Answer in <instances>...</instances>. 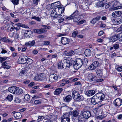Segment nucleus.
<instances>
[{"label": "nucleus", "instance_id": "1", "mask_svg": "<svg viewBox=\"0 0 122 122\" xmlns=\"http://www.w3.org/2000/svg\"><path fill=\"white\" fill-rule=\"evenodd\" d=\"M105 97V94L103 93H97L92 97L91 102L93 104L99 103L103 101Z\"/></svg>", "mask_w": 122, "mask_h": 122}, {"label": "nucleus", "instance_id": "2", "mask_svg": "<svg viewBox=\"0 0 122 122\" xmlns=\"http://www.w3.org/2000/svg\"><path fill=\"white\" fill-rule=\"evenodd\" d=\"M72 96L74 100L76 101H82L84 100L83 96L81 95L78 92L76 91H73Z\"/></svg>", "mask_w": 122, "mask_h": 122}, {"label": "nucleus", "instance_id": "3", "mask_svg": "<svg viewBox=\"0 0 122 122\" xmlns=\"http://www.w3.org/2000/svg\"><path fill=\"white\" fill-rule=\"evenodd\" d=\"M73 66L75 69H78L80 68L83 64L82 60L79 58H76L73 63Z\"/></svg>", "mask_w": 122, "mask_h": 122}, {"label": "nucleus", "instance_id": "4", "mask_svg": "<svg viewBox=\"0 0 122 122\" xmlns=\"http://www.w3.org/2000/svg\"><path fill=\"white\" fill-rule=\"evenodd\" d=\"M74 62V61L72 58L70 60L64 59L63 60V66L65 68H69L72 65Z\"/></svg>", "mask_w": 122, "mask_h": 122}, {"label": "nucleus", "instance_id": "5", "mask_svg": "<svg viewBox=\"0 0 122 122\" xmlns=\"http://www.w3.org/2000/svg\"><path fill=\"white\" fill-rule=\"evenodd\" d=\"M91 116L90 112L88 111L81 112L79 116L81 117L84 119H88Z\"/></svg>", "mask_w": 122, "mask_h": 122}, {"label": "nucleus", "instance_id": "6", "mask_svg": "<svg viewBox=\"0 0 122 122\" xmlns=\"http://www.w3.org/2000/svg\"><path fill=\"white\" fill-rule=\"evenodd\" d=\"M99 63L97 61L94 62L88 67V69L91 71H92L95 70L99 66Z\"/></svg>", "mask_w": 122, "mask_h": 122}, {"label": "nucleus", "instance_id": "7", "mask_svg": "<svg viewBox=\"0 0 122 122\" xmlns=\"http://www.w3.org/2000/svg\"><path fill=\"white\" fill-rule=\"evenodd\" d=\"M49 81L51 82H56L58 79L57 75L55 74H51L49 78Z\"/></svg>", "mask_w": 122, "mask_h": 122}, {"label": "nucleus", "instance_id": "8", "mask_svg": "<svg viewBox=\"0 0 122 122\" xmlns=\"http://www.w3.org/2000/svg\"><path fill=\"white\" fill-rule=\"evenodd\" d=\"M70 114L68 113H66L63 115L61 117V122H70Z\"/></svg>", "mask_w": 122, "mask_h": 122}, {"label": "nucleus", "instance_id": "9", "mask_svg": "<svg viewBox=\"0 0 122 122\" xmlns=\"http://www.w3.org/2000/svg\"><path fill=\"white\" fill-rule=\"evenodd\" d=\"M87 78L89 82L95 83L96 76L93 73L89 74L87 76Z\"/></svg>", "mask_w": 122, "mask_h": 122}, {"label": "nucleus", "instance_id": "10", "mask_svg": "<svg viewBox=\"0 0 122 122\" xmlns=\"http://www.w3.org/2000/svg\"><path fill=\"white\" fill-rule=\"evenodd\" d=\"M113 104L116 107H119L122 104V100L118 98L115 100L113 102Z\"/></svg>", "mask_w": 122, "mask_h": 122}, {"label": "nucleus", "instance_id": "11", "mask_svg": "<svg viewBox=\"0 0 122 122\" xmlns=\"http://www.w3.org/2000/svg\"><path fill=\"white\" fill-rule=\"evenodd\" d=\"M28 58L27 56L23 55L20 57L18 61V62L19 64H22L26 63V60Z\"/></svg>", "mask_w": 122, "mask_h": 122}, {"label": "nucleus", "instance_id": "12", "mask_svg": "<svg viewBox=\"0 0 122 122\" xmlns=\"http://www.w3.org/2000/svg\"><path fill=\"white\" fill-rule=\"evenodd\" d=\"M72 97L71 95H67L66 97L63 98V101L65 103L69 102L72 100Z\"/></svg>", "mask_w": 122, "mask_h": 122}, {"label": "nucleus", "instance_id": "13", "mask_svg": "<svg viewBox=\"0 0 122 122\" xmlns=\"http://www.w3.org/2000/svg\"><path fill=\"white\" fill-rule=\"evenodd\" d=\"M12 113L14 114V117L16 119L20 118L22 117L21 115L19 112H16L15 111L12 112Z\"/></svg>", "mask_w": 122, "mask_h": 122}, {"label": "nucleus", "instance_id": "14", "mask_svg": "<svg viewBox=\"0 0 122 122\" xmlns=\"http://www.w3.org/2000/svg\"><path fill=\"white\" fill-rule=\"evenodd\" d=\"M58 14L56 12V10L55 9H53L51 10V16L54 18H57L58 17Z\"/></svg>", "mask_w": 122, "mask_h": 122}, {"label": "nucleus", "instance_id": "15", "mask_svg": "<svg viewBox=\"0 0 122 122\" xmlns=\"http://www.w3.org/2000/svg\"><path fill=\"white\" fill-rule=\"evenodd\" d=\"M61 41L62 43L64 45L68 44L70 41V39L66 38L63 37L61 38Z\"/></svg>", "mask_w": 122, "mask_h": 122}, {"label": "nucleus", "instance_id": "16", "mask_svg": "<svg viewBox=\"0 0 122 122\" xmlns=\"http://www.w3.org/2000/svg\"><path fill=\"white\" fill-rule=\"evenodd\" d=\"M86 95L88 96H90L94 95L95 93V91L93 90H90L85 92Z\"/></svg>", "mask_w": 122, "mask_h": 122}, {"label": "nucleus", "instance_id": "17", "mask_svg": "<svg viewBox=\"0 0 122 122\" xmlns=\"http://www.w3.org/2000/svg\"><path fill=\"white\" fill-rule=\"evenodd\" d=\"M122 14V12L120 11H116L112 14V16L114 17L120 16Z\"/></svg>", "mask_w": 122, "mask_h": 122}, {"label": "nucleus", "instance_id": "18", "mask_svg": "<svg viewBox=\"0 0 122 122\" xmlns=\"http://www.w3.org/2000/svg\"><path fill=\"white\" fill-rule=\"evenodd\" d=\"M39 80L42 81H47V77L46 76L45 74L44 73H41L39 76Z\"/></svg>", "mask_w": 122, "mask_h": 122}, {"label": "nucleus", "instance_id": "19", "mask_svg": "<svg viewBox=\"0 0 122 122\" xmlns=\"http://www.w3.org/2000/svg\"><path fill=\"white\" fill-rule=\"evenodd\" d=\"M8 61H5L2 64V66L3 68L5 69H9L10 68L11 66L9 65L8 63Z\"/></svg>", "mask_w": 122, "mask_h": 122}, {"label": "nucleus", "instance_id": "20", "mask_svg": "<svg viewBox=\"0 0 122 122\" xmlns=\"http://www.w3.org/2000/svg\"><path fill=\"white\" fill-rule=\"evenodd\" d=\"M34 32L35 33L40 34L41 33L46 32V31L42 28L40 29H35L33 30Z\"/></svg>", "mask_w": 122, "mask_h": 122}, {"label": "nucleus", "instance_id": "21", "mask_svg": "<svg viewBox=\"0 0 122 122\" xmlns=\"http://www.w3.org/2000/svg\"><path fill=\"white\" fill-rule=\"evenodd\" d=\"M56 11V12L58 13V14H60V12L62 13L64 12L65 10V8L63 7H57L55 9Z\"/></svg>", "mask_w": 122, "mask_h": 122}, {"label": "nucleus", "instance_id": "22", "mask_svg": "<svg viewBox=\"0 0 122 122\" xmlns=\"http://www.w3.org/2000/svg\"><path fill=\"white\" fill-rule=\"evenodd\" d=\"M51 5L53 8L56 9V8H57V7H59V6L60 5L61 3L60 2L58 1L52 3Z\"/></svg>", "mask_w": 122, "mask_h": 122}, {"label": "nucleus", "instance_id": "23", "mask_svg": "<svg viewBox=\"0 0 122 122\" xmlns=\"http://www.w3.org/2000/svg\"><path fill=\"white\" fill-rule=\"evenodd\" d=\"M16 87L15 86L11 87L9 88L8 91L11 93L15 94Z\"/></svg>", "mask_w": 122, "mask_h": 122}, {"label": "nucleus", "instance_id": "24", "mask_svg": "<svg viewBox=\"0 0 122 122\" xmlns=\"http://www.w3.org/2000/svg\"><path fill=\"white\" fill-rule=\"evenodd\" d=\"M23 93H24L23 90L21 88L18 87H16L15 94H22Z\"/></svg>", "mask_w": 122, "mask_h": 122}, {"label": "nucleus", "instance_id": "25", "mask_svg": "<svg viewBox=\"0 0 122 122\" xmlns=\"http://www.w3.org/2000/svg\"><path fill=\"white\" fill-rule=\"evenodd\" d=\"M63 90L62 88H59L56 89L54 91V95H58L60 94Z\"/></svg>", "mask_w": 122, "mask_h": 122}, {"label": "nucleus", "instance_id": "26", "mask_svg": "<svg viewBox=\"0 0 122 122\" xmlns=\"http://www.w3.org/2000/svg\"><path fill=\"white\" fill-rule=\"evenodd\" d=\"M35 43V41L33 40L32 41H29L25 43V45L29 46H32Z\"/></svg>", "mask_w": 122, "mask_h": 122}, {"label": "nucleus", "instance_id": "27", "mask_svg": "<svg viewBox=\"0 0 122 122\" xmlns=\"http://www.w3.org/2000/svg\"><path fill=\"white\" fill-rule=\"evenodd\" d=\"M84 53L86 56L88 57L91 56L92 54V52L90 49H87L85 50Z\"/></svg>", "mask_w": 122, "mask_h": 122}, {"label": "nucleus", "instance_id": "28", "mask_svg": "<svg viewBox=\"0 0 122 122\" xmlns=\"http://www.w3.org/2000/svg\"><path fill=\"white\" fill-rule=\"evenodd\" d=\"M43 109H45L46 112H48L51 110L52 109V107L49 105H45L43 107Z\"/></svg>", "mask_w": 122, "mask_h": 122}, {"label": "nucleus", "instance_id": "29", "mask_svg": "<svg viewBox=\"0 0 122 122\" xmlns=\"http://www.w3.org/2000/svg\"><path fill=\"white\" fill-rule=\"evenodd\" d=\"M103 74L102 71L101 69H98L97 71L96 72V75L98 76H102Z\"/></svg>", "mask_w": 122, "mask_h": 122}, {"label": "nucleus", "instance_id": "30", "mask_svg": "<svg viewBox=\"0 0 122 122\" xmlns=\"http://www.w3.org/2000/svg\"><path fill=\"white\" fill-rule=\"evenodd\" d=\"M102 76H99L96 75V76L95 83L97 82H100L102 81H103V79L101 78Z\"/></svg>", "mask_w": 122, "mask_h": 122}, {"label": "nucleus", "instance_id": "31", "mask_svg": "<svg viewBox=\"0 0 122 122\" xmlns=\"http://www.w3.org/2000/svg\"><path fill=\"white\" fill-rule=\"evenodd\" d=\"M104 4L103 2L99 1L96 4V6L98 7H102L104 6Z\"/></svg>", "mask_w": 122, "mask_h": 122}, {"label": "nucleus", "instance_id": "32", "mask_svg": "<svg viewBox=\"0 0 122 122\" xmlns=\"http://www.w3.org/2000/svg\"><path fill=\"white\" fill-rule=\"evenodd\" d=\"M97 24L99 25L100 28H105L106 26V25L103 24L102 22L101 21H99Z\"/></svg>", "mask_w": 122, "mask_h": 122}, {"label": "nucleus", "instance_id": "33", "mask_svg": "<svg viewBox=\"0 0 122 122\" xmlns=\"http://www.w3.org/2000/svg\"><path fill=\"white\" fill-rule=\"evenodd\" d=\"M58 65L59 69H62L64 68V66H63V60L61 62L59 63Z\"/></svg>", "mask_w": 122, "mask_h": 122}, {"label": "nucleus", "instance_id": "34", "mask_svg": "<svg viewBox=\"0 0 122 122\" xmlns=\"http://www.w3.org/2000/svg\"><path fill=\"white\" fill-rule=\"evenodd\" d=\"M111 39L113 42H114L117 40H118L117 37V34L115 35L112 36L111 38Z\"/></svg>", "mask_w": 122, "mask_h": 122}, {"label": "nucleus", "instance_id": "35", "mask_svg": "<svg viewBox=\"0 0 122 122\" xmlns=\"http://www.w3.org/2000/svg\"><path fill=\"white\" fill-rule=\"evenodd\" d=\"M54 117V116L53 115L51 116L50 115L49 116L47 115L45 116H43V117L44 119H48V120H50V119H51V120H53V119L52 118V117Z\"/></svg>", "mask_w": 122, "mask_h": 122}, {"label": "nucleus", "instance_id": "36", "mask_svg": "<svg viewBox=\"0 0 122 122\" xmlns=\"http://www.w3.org/2000/svg\"><path fill=\"white\" fill-rule=\"evenodd\" d=\"M117 36L118 40L120 41H122V32L117 34Z\"/></svg>", "mask_w": 122, "mask_h": 122}, {"label": "nucleus", "instance_id": "37", "mask_svg": "<svg viewBox=\"0 0 122 122\" xmlns=\"http://www.w3.org/2000/svg\"><path fill=\"white\" fill-rule=\"evenodd\" d=\"M14 25L15 26H17L19 27H20L24 28H25L26 26H27L25 24L20 23H17L15 25Z\"/></svg>", "mask_w": 122, "mask_h": 122}, {"label": "nucleus", "instance_id": "38", "mask_svg": "<svg viewBox=\"0 0 122 122\" xmlns=\"http://www.w3.org/2000/svg\"><path fill=\"white\" fill-rule=\"evenodd\" d=\"M121 9L122 10V5L118 6L116 7H113L111 9V11L112 10H115L118 9Z\"/></svg>", "mask_w": 122, "mask_h": 122}, {"label": "nucleus", "instance_id": "39", "mask_svg": "<svg viewBox=\"0 0 122 122\" xmlns=\"http://www.w3.org/2000/svg\"><path fill=\"white\" fill-rule=\"evenodd\" d=\"M34 102L35 104L36 105L38 104H41V100H34Z\"/></svg>", "mask_w": 122, "mask_h": 122}, {"label": "nucleus", "instance_id": "40", "mask_svg": "<svg viewBox=\"0 0 122 122\" xmlns=\"http://www.w3.org/2000/svg\"><path fill=\"white\" fill-rule=\"evenodd\" d=\"M118 3V2L117 1L114 0L111 2V5H112V6H115Z\"/></svg>", "mask_w": 122, "mask_h": 122}, {"label": "nucleus", "instance_id": "41", "mask_svg": "<svg viewBox=\"0 0 122 122\" xmlns=\"http://www.w3.org/2000/svg\"><path fill=\"white\" fill-rule=\"evenodd\" d=\"M78 32L77 30L74 31L72 34V36L74 37H76L77 35L78 34Z\"/></svg>", "mask_w": 122, "mask_h": 122}, {"label": "nucleus", "instance_id": "42", "mask_svg": "<svg viewBox=\"0 0 122 122\" xmlns=\"http://www.w3.org/2000/svg\"><path fill=\"white\" fill-rule=\"evenodd\" d=\"M78 122H85V120L84 119L79 116Z\"/></svg>", "mask_w": 122, "mask_h": 122}, {"label": "nucleus", "instance_id": "43", "mask_svg": "<svg viewBox=\"0 0 122 122\" xmlns=\"http://www.w3.org/2000/svg\"><path fill=\"white\" fill-rule=\"evenodd\" d=\"M74 16H73L72 14L70 16L66 17V18L65 19L66 20H69L72 19L74 18Z\"/></svg>", "mask_w": 122, "mask_h": 122}, {"label": "nucleus", "instance_id": "44", "mask_svg": "<svg viewBox=\"0 0 122 122\" xmlns=\"http://www.w3.org/2000/svg\"><path fill=\"white\" fill-rule=\"evenodd\" d=\"M13 98V96L11 95H9L6 97V99L10 101H11Z\"/></svg>", "mask_w": 122, "mask_h": 122}, {"label": "nucleus", "instance_id": "45", "mask_svg": "<svg viewBox=\"0 0 122 122\" xmlns=\"http://www.w3.org/2000/svg\"><path fill=\"white\" fill-rule=\"evenodd\" d=\"M119 46L118 43H116L113 45L114 48L115 50L118 49L119 47Z\"/></svg>", "mask_w": 122, "mask_h": 122}, {"label": "nucleus", "instance_id": "46", "mask_svg": "<svg viewBox=\"0 0 122 122\" xmlns=\"http://www.w3.org/2000/svg\"><path fill=\"white\" fill-rule=\"evenodd\" d=\"M12 3L14 5H17L19 4V0H12Z\"/></svg>", "mask_w": 122, "mask_h": 122}, {"label": "nucleus", "instance_id": "47", "mask_svg": "<svg viewBox=\"0 0 122 122\" xmlns=\"http://www.w3.org/2000/svg\"><path fill=\"white\" fill-rule=\"evenodd\" d=\"M42 26L44 28L43 29H50L51 28V27L49 25H42Z\"/></svg>", "mask_w": 122, "mask_h": 122}, {"label": "nucleus", "instance_id": "48", "mask_svg": "<svg viewBox=\"0 0 122 122\" xmlns=\"http://www.w3.org/2000/svg\"><path fill=\"white\" fill-rule=\"evenodd\" d=\"M26 73V70H23L21 71L19 73V75L20 76H23Z\"/></svg>", "mask_w": 122, "mask_h": 122}, {"label": "nucleus", "instance_id": "49", "mask_svg": "<svg viewBox=\"0 0 122 122\" xmlns=\"http://www.w3.org/2000/svg\"><path fill=\"white\" fill-rule=\"evenodd\" d=\"M72 114L74 117H76L78 116V113L75 110L73 112Z\"/></svg>", "mask_w": 122, "mask_h": 122}, {"label": "nucleus", "instance_id": "50", "mask_svg": "<svg viewBox=\"0 0 122 122\" xmlns=\"http://www.w3.org/2000/svg\"><path fill=\"white\" fill-rule=\"evenodd\" d=\"M24 98L26 101L28 100L30 98V96L28 94H26L25 95Z\"/></svg>", "mask_w": 122, "mask_h": 122}, {"label": "nucleus", "instance_id": "51", "mask_svg": "<svg viewBox=\"0 0 122 122\" xmlns=\"http://www.w3.org/2000/svg\"><path fill=\"white\" fill-rule=\"evenodd\" d=\"M26 63L29 64H30L32 62V60L31 59L28 58L26 60Z\"/></svg>", "mask_w": 122, "mask_h": 122}, {"label": "nucleus", "instance_id": "52", "mask_svg": "<svg viewBox=\"0 0 122 122\" xmlns=\"http://www.w3.org/2000/svg\"><path fill=\"white\" fill-rule=\"evenodd\" d=\"M20 101V99L18 97H16L15 100V102L17 103H19Z\"/></svg>", "mask_w": 122, "mask_h": 122}, {"label": "nucleus", "instance_id": "53", "mask_svg": "<svg viewBox=\"0 0 122 122\" xmlns=\"http://www.w3.org/2000/svg\"><path fill=\"white\" fill-rule=\"evenodd\" d=\"M43 119H44V118L43 116H39L38 117L37 121L39 122L40 121H42Z\"/></svg>", "mask_w": 122, "mask_h": 122}, {"label": "nucleus", "instance_id": "54", "mask_svg": "<svg viewBox=\"0 0 122 122\" xmlns=\"http://www.w3.org/2000/svg\"><path fill=\"white\" fill-rule=\"evenodd\" d=\"M32 18L36 20L37 21H40L41 19L38 17H36L35 16H34L32 17Z\"/></svg>", "mask_w": 122, "mask_h": 122}, {"label": "nucleus", "instance_id": "55", "mask_svg": "<svg viewBox=\"0 0 122 122\" xmlns=\"http://www.w3.org/2000/svg\"><path fill=\"white\" fill-rule=\"evenodd\" d=\"M7 58L6 57H1L0 58V62H2L3 61L6 60Z\"/></svg>", "mask_w": 122, "mask_h": 122}, {"label": "nucleus", "instance_id": "56", "mask_svg": "<svg viewBox=\"0 0 122 122\" xmlns=\"http://www.w3.org/2000/svg\"><path fill=\"white\" fill-rule=\"evenodd\" d=\"M113 23L115 25H118L120 23V22L117 20H115L113 21Z\"/></svg>", "mask_w": 122, "mask_h": 122}, {"label": "nucleus", "instance_id": "57", "mask_svg": "<svg viewBox=\"0 0 122 122\" xmlns=\"http://www.w3.org/2000/svg\"><path fill=\"white\" fill-rule=\"evenodd\" d=\"M73 19V21L74 22H77L80 19V18L79 17H74Z\"/></svg>", "mask_w": 122, "mask_h": 122}, {"label": "nucleus", "instance_id": "58", "mask_svg": "<svg viewBox=\"0 0 122 122\" xmlns=\"http://www.w3.org/2000/svg\"><path fill=\"white\" fill-rule=\"evenodd\" d=\"M75 52L73 51H71L69 52L68 54L67 55V56H71L74 55L75 54Z\"/></svg>", "mask_w": 122, "mask_h": 122}, {"label": "nucleus", "instance_id": "59", "mask_svg": "<svg viewBox=\"0 0 122 122\" xmlns=\"http://www.w3.org/2000/svg\"><path fill=\"white\" fill-rule=\"evenodd\" d=\"M39 76H38L37 74H36L33 78L34 80H35L36 81L39 80Z\"/></svg>", "mask_w": 122, "mask_h": 122}, {"label": "nucleus", "instance_id": "60", "mask_svg": "<svg viewBox=\"0 0 122 122\" xmlns=\"http://www.w3.org/2000/svg\"><path fill=\"white\" fill-rule=\"evenodd\" d=\"M117 70L118 71L121 72L122 71V66H118L117 68Z\"/></svg>", "mask_w": 122, "mask_h": 122}, {"label": "nucleus", "instance_id": "61", "mask_svg": "<svg viewBox=\"0 0 122 122\" xmlns=\"http://www.w3.org/2000/svg\"><path fill=\"white\" fill-rule=\"evenodd\" d=\"M35 83L34 82H32L28 85V86L30 87H31L35 85Z\"/></svg>", "mask_w": 122, "mask_h": 122}, {"label": "nucleus", "instance_id": "62", "mask_svg": "<svg viewBox=\"0 0 122 122\" xmlns=\"http://www.w3.org/2000/svg\"><path fill=\"white\" fill-rule=\"evenodd\" d=\"M44 43L43 45H48L50 44V42L49 41H43Z\"/></svg>", "mask_w": 122, "mask_h": 122}, {"label": "nucleus", "instance_id": "63", "mask_svg": "<svg viewBox=\"0 0 122 122\" xmlns=\"http://www.w3.org/2000/svg\"><path fill=\"white\" fill-rule=\"evenodd\" d=\"M86 22L85 20H81L78 22L77 23V24L78 25H80L81 24H82L83 23L85 22Z\"/></svg>", "mask_w": 122, "mask_h": 122}, {"label": "nucleus", "instance_id": "64", "mask_svg": "<svg viewBox=\"0 0 122 122\" xmlns=\"http://www.w3.org/2000/svg\"><path fill=\"white\" fill-rule=\"evenodd\" d=\"M110 3H106L105 5V8L106 9H107L110 6Z\"/></svg>", "mask_w": 122, "mask_h": 122}]
</instances>
